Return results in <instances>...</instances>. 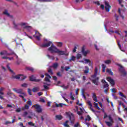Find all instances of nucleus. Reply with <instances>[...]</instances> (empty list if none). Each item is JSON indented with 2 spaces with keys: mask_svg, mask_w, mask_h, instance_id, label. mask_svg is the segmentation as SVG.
<instances>
[{
  "mask_svg": "<svg viewBox=\"0 0 127 127\" xmlns=\"http://www.w3.org/2000/svg\"><path fill=\"white\" fill-rule=\"evenodd\" d=\"M48 51L51 52V53H59V55H65V52L63 51H60L57 47H55L54 45L52 44L51 46L49 48Z\"/></svg>",
  "mask_w": 127,
  "mask_h": 127,
  "instance_id": "1",
  "label": "nucleus"
},
{
  "mask_svg": "<svg viewBox=\"0 0 127 127\" xmlns=\"http://www.w3.org/2000/svg\"><path fill=\"white\" fill-rule=\"evenodd\" d=\"M12 90L13 91H14V92H15L17 94H20L19 95V97H20V98H21L22 100L24 101V102H26V99L24 98V97H26V93L23 92L22 91V89H17L16 88H13Z\"/></svg>",
  "mask_w": 127,
  "mask_h": 127,
  "instance_id": "2",
  "label": "nucleus"
},
{
  "mask_svg": "<svg viewBox=\"0 0 127 127\" xmlns=\"http://www.w3.org/2000/svg\"><path fill=\"white\" fill-rule=\"evenodd\" d=\"M108 117L110 122L105 121V123L106 124L107 126H108V127H112V126H113V124H114V119H113V117H112V116L111 115H109L108 116L107 113H106V112H104V119H107V118Z\"/></svg>",
  "mask_w": 127,
  "mask_h": 127,
  "instance_id": "3",
  "label": "nucleus"
},
{
  "mask_svg": "<svg viewBox=\"0 0 127 127\" xmlns=\"http://www.w3.org/2000/svg\"><path fill=\"white\" fill-rule=\"evenodd\" d=\"M65 114L67 118H69V120L70 121L71 124L72 125L74 124L75 122V116H74V114L71 113V112H65Z\"/></svg>",
  "mask_w": 127,
  "mask_h": 127,
  "instance_id": "4",
  "label": "nucleus"
},
{
  "mask_svg": "<svg viewBox=\"0 0 127 127\" xmlns=\"http://www.w3.org/2000/svg\"><path fill=\"white\" fill-rule=\"evenodd\" d=\"M118 66H119L120 68H119V72L122 74L123 76L125 77V76H127V72H126V70H125V68H124V66L121 64H118Z\"/></svg>",
  "mask_w": 127,
  "mask_h": 127,
  "instance_id": "5",
  "label": "nucleus"
},
{
  "mask_svg": "<svg viewBox=\"0 0 127 127\" xmlns=\"http://www.w3.org/2000/svg\"><path fill=\"white\" fill-rule=\"evenodd\" d=\"M13 79H17L20 80V81H23L25 79H26V76H24L22 74H18V75H15L13 76Z\"/></svg>",
  "mask_w": 127,
  "mask_h": 127,
  "instance_id": "6",
  "label": "nucleus"
},
{
  "mask_svg": "<svg viewBox=\"0 0 127 127\" xmlns=\"http://www.w3.org/2000/svg\"><path fill=\"white\" fill-rule=\"evenodd\" d=\"M36 109V112L37 113H42V109L41 108V106L40 105L36 104L35 105H33V106Z\"/></svg>",
  "mask_w": 127,
  "mask_h": 127,
  "instance_id": "7",
  "label": "nucleus"
},
{
  "mask_svg": "<svg viewBox=\"0 0 127 127\" xmlns=\"http://www.w3.org/2000/svg\"><path fill=\"white\" fill-rule=\"evenodd\" d=\"M29 80L31 82H40V81H41V79H36V77H34V75H33L29 76Z\"/></svg>",
  "mask_w": 127,
  "mask_h": 127,
  "instance_id": "8",
  "label": "nucleus"
},
{
  "mask_svg": "<svg viewBox=\"0 0 127 127\" xmlns=\"http://www.w3.org/2000/svg\"><path fill=\"white\" fill-rule=\"evenodd\" d=\"M105 9L107 12H109L110 11V9H111V5H110V3H109V2L108 1H105Z\"/></svg>",
  "mask_w": 127,
  "mask_h": 127,
  "instance_id": "9",
  "label": "nucleus"
},
{
  "mask_svg": "<svg viewBox=\"0 0 127 127\" xmlns=\"http://www.w3.org/2000/svg\"><path fill=\"white\" fill-rule=\"evenodd\" d=\"M81 52H82L83 55H84L85 57H86V56H87V55L88 54V53H90V51L87 50V51H85V46H83L81 49Z\"/></svg>",
  "mask_w": 127,
  "mask_h": 127,
  "instance_id": "10",
  "label": "nucleus"
},
{
  "mask_svg": "<svg viewBox=\"0 0 127 127\" xmlns=\"http://www.w3.org/2000/svg\"><path fill=\"white\" fill-rule=\"evenodd\" d=\"M107 80L109 82V83H110L111 86H115V80H114L112 77H107Z\"/></svg>",
  "mask_w": 127,
  "mask_h": 127,
  "instance_id": "11",
  "label": "nucleus"
},
{
  "mask_svg": "<svg viewBox=\"0 0 127 127\" xmlns=\"http://www.w3.org/2000/svg\"><path fill=\"white\" fill-rule=\"evenodd\" d=\"M0 55H1V56H2V55H5V56H9V55H11V54L8 53L7 51L4 50L0 52Z\"/></svg>",
  "mask_w": 127,
  "mask_h": 127,
  "instance_id": "12",
  "label": "nucleus"
},
{
  "mask_svg": "<svg viewBox=\"0 0 127 127\" xmlns=\"http://www.w3.org/2000/svg\"><path fill=\"white\" fill-rule=\"evenodd\" d=\"M99 77H96L95 79H91V81H92L94 85L98 86L99 85Z\"/></svg>",
  "mask_w": 127,
  "mask_h": 127,
  "instance_id": "13",
  "label": "nucleus"
},
{
  "mask_svg": "<svg viewBox=\"0 0 127 127\" xmlns=\"http://www.w3.org/2000/svg\"><path fill=\"white\" fill-rule=\"evenodd\" d=\"M52 44V42H49L48 43L43 44L41 45V47L44 48V47H49L50 45Z\"/></svg>",
  "mask_w": 127,
  "mask_h": 127,
  "instance_id": "14",
  "label": "nucleus"
},
{
  "mask_svg": "<svg viewBox=\"0 0 127 127\" xmlns=\"http://www.w3.org/2000/svg\"><path fill=\"white\" fill-rule=\"evenodd\" d=\"M92 98L93 99V101H94V102H98V98L97 97V95H96V93H92Z\"/></svg>",
  "mask_w": 127,
  "mask_h": 127,
  "instance_id": "15",
  "label": "nucleus"
},
{
  "mask_svg": "<svg viewBox=\"0 0 127 127\" xmlns=\"http://www.w3.org/2000/svg\"><path fill=\"white\" fill-rule=\"evenodd\" d=\"M29 109V105L28 104L25 105L24 107H22V111H24L25 110H28Z\"/></svg>",
  "mask_w": 127,
  "mask_h": 127,
  "instance_id": "16",
  "label": "nucleus"
},
{
  "mask_svg": "<svg viewBox=\"0 0 127 127\" xmlns=\"http://www.w3.org/2000/svg\"><path fill=\"white\" fill-rule=\"evenodd\" d=\"M85 68L86 70H84V73L85 74H88V73H89V71H90V68H89V67H88V66H85Z\"/></svg>",
  "mask_w": 127,
  "mask_h": 127,
  "instance_id": "17",
  "label": "nucleus"
},
{
  "mask_svg": "<svg viewBox=\"0 0 127 127\" xmlns=\"http://www.w3.org/2000/svg\"><path fill=\"white\" fill-rule=\"evenodd\" d=\"M32 92H33V93H36V92H38V91H39V87H34L32 89Z\"/></svg>",
  "mask_w": 127,
  "mask_h": 127,
  "instance_id": "18",
  "label": "nucleus"
},
{
  "mask_svg": "<svg viewBox=\"0 0 127 127\" xmlns=\"http://www.w3.org/2000/svg\"><path fill=\"white\" fill-rule=\"evenodd\" d=\"M56 118L57 119V120H58V121H61V120H62L63 117H62V116L60 115H56Z\"/></svg>",
  "mask_w": 127,
  "mask_h": 127,
  "instance_id": "19",
  "label": "nucleus"
},
{
  "mask_svg": "<svg viewBox=\"0 0 127 127\" xmlns=\"http://www.w3.org/2000/svg\"><path fill=\"white\" fill-rule=\"evenodd\" d=\"M66 106V105L63 104V103H60L59 104L56 103V107H57V108H58L59 107H61V108H62V107H63V106Z\"/></svg>",
  "mask_w": 127,
  "mask_h": 127,
  "instance_id": "20",
  "label": "nucleus"
},
{
  "mask_svg": "<svg viewBox=\"0 0 127 127\" xmlns=\"http://www.w3.org/2000/svg\"><path fill=\"white\" fill-rule=\"evenodd\" d=\"M102 72L105 73V72H106V68L107 67V66L104 64H102Z\"/></svg>",
  "mask_w": 127,
  "mask_h": 127,
  "instance_id": "21",
  "label": "nucleus"
},
{
  "mask_svg": "<svg viewBox=\"0 0 127 127\" xmlns=\"http://www.w3.org/2000/svg\"><path fill=\"white\" fill-rule=\"evenodd\" d=\"M27 70L30 71L31 72H34V68L32 67H26Z\"/></svg>",
  "mask_w": 127,
  "mask_h": 127,
  "instance_id": "22",
  "label": "nucleus"
},
{
  "mask_svg": "<svg viewBox=\"0 0 127 127\" xmlns=\"http://www.w3.org/2000/svg\"><path fill=\"white\" fill-rule=\"evenodd\" d=\"M119 95L122 98H124V99H127V96H126V95H124V93H122V92H119Z\"/></svg>",
  "mask_w": 127,
  "mask_h": 127,
  "instance_id": "23",
  "label": "nucleus"
},
{
  "mask_svg": "<svg viewBox=\"0 0 127 127\" xmlns=\"http://www.w3.org/2000/svg\"><path fill=\"white\" fill-rule=\"evenodd\" d=\"M78 110L79 109L77 108V115H78V116H82V115H83V114H84V112H82L81 111H79Z\"/></svg>",
  "mask_w": 127,
  "mask_h": 127,
  "instance_id": "24",
  "label": "nucleus"
},
{
  "mask_svg": "<svg viewBox=\"0 0 127 127\" xmlns=\"http://www.w3.org/2000/svg\"><path fill=\"white\" fill-rule=\"evenodd\" d=\"M106 72L107 73H109V74H111V75H113V73L112 72V70L110 68H107L106 70Z\"/></svg>",
  "mask_w": 127,
  "mask_h": 127,
  "instance_id": "25",
  "label": "nucleus"
},
{
  "mask_svg": "<svg viewBox=\"0 0 127 127\" xmlns=\"http://www.w3.org/2000/svg\"><path fill=\"white\" fill-rule=\"evenodd\" d=\"M48 72L50 73V75H53V70H52V69H51V68H49L48 69Z\"/></svg>",
  "mask_w": 127,
  "mask_h": 127,
  "instance_id": "26",
  "label": "nucleus"
},
{
  "mask_svg": "<svg viewBox=\"0 0 127 127\" xmlns=\"http://www.w3.org/2000/svg\"><path fill=\"white\" fill-rule=\"evenodd\" d=\"M53 67L55 69H56L57 68V67H58V63H55L53 64Z\"/></svg>",
  "mask_w": 127,
  "mask_h": 127,
  "instance_id": "27",
  "label": "nucleus"
},
{
  "mask_svg": "<svg viewBox=\"0 0 127 127\" xmlns=\"http://www.w3.org/2000/svg\"><path fill=\"white\" fill-rule=\"evenodd\" d=\"M3 14L7 15V16H10V15L8 12H7V10H5L4 12H3Z\"/></svg>",
  "mask_w": 127,
  "mask_h": 127,
  "instance_id": "28",
  "label": "nucleus"
},
{
  "mask_svg": "<svg viewBox=\"0 0 127 127\" xmlns=\"http://www.w3.org/2000/svg\"><path fill=\"white\" fill-rule=\"evenodd\" d=\"M69 121L68 120H67L65 123L64 124V127H70V126H69V125H68V122Z\"/></svg>",
  "mask_w": 127,
  "mask_h": 127,
  "instance_id": "29",
  "label": "nucleus"
},
{
  "mask_svg": "<svg viewBox=\"0 0 127 127\" xmlns=\"http://www.w3.org/2000/svg\"><path fill=\"white\" fill-rule=\"evenodd\" d=\"M27 105H29V106H32V102H31L30 99H29V100L27 102Z\"/></svg>",
  "mask_w": 127,
  "mask_h": 127,
  "instance_id": "30",
  "label": "nucleus"
},
{
  "mask_svg": "<svg viewBox=\"0 0 127 127\" xmlns=\"http://www.w3.org/2000/svg\"><path fill=\"white\" fill-rule=\"evenodd\" d=\"M33 37H35V38H36L37 40H38L39 41H40V40H41L40 36H36L35 35H34Z\"/></svg>",
  "mask_w": 127,
  "mask_h": 127,
  "instance_id": "31",
  "label": "nucleus"
},
{
  "mask_svg": "<svg viewBox=\"0 0 127 127\" xmlns=\"http://www.w3.org/2000/svg\"><path fill=\"white\" fill-rule=\"evenodd\" d=\"M28 125L29 126H31V127H35V124L31 122H28Z\"/></svg>",
  "mask_w": 127,
  "mask_h": 127,
  "instance_id": "32",
  "label": "nucleus"
},
{
  "mask_svg": "<svg viewBox=\"0 0 127 127\" xmlns=\"http://www.w3.org/2000/svg\"><path fill=\"white\" fill-rule=\"evenodd\" d=\"M75 60H76V57L72 56L69 60V61H75Z\"/></svg>",
  "mask_w": 127,
  "mask_h": 127,
  "instance_id": "33",
  "label": "nucleus"
},
{
  "mask_svg": "<svg viewBox=\"0 0 127 127\" xmlns=\"http://www.w3.org/2000/svg\"><path fill=\"white\" fill-rule=\"evenodd\" d=\"M109 84L108 82H106L104 85H103V88H108L109 87Z\"/></svg>",
  "mask_w": 127,
  "mask_h": 127,
  "instance_id": "34",
  "label": "nucleus"
},
{
  "mask_svg": "<svg viewBox=\"0 0 127 127\" xmlns=\"http://www.w3.org/2000/svg\"><path fill=\"white\" fill-rule=\"evenodd\" d=\"M63 45V43L62 42L58 43L57 46H58V47H62Z\"/></svg>",
  "mask_w": 127,
  "mask_h": 127,
  "instance_id": "35",
  "label": "nucleus"
},
{
  "mask_svg": "<svg viewBox=\"0 0 127 127\" xmlns=\"http://www.w3.org/2000/svg\"><path fill=\"white\" fill-rule=\"evenodd\" d=\"M87 118H86L85 119V121H88L89 122H90V121H91V120H92V118H91L90 117V116L89 115H87Z\"/></svg>",
  "mask_w": 127,
  "mask_h": 127,
  "instance_id": "36",
  "label": "nucleus"
},
{
  "mask_svg": "<svg viewBox=\"0 0 127 127\" xmlns=\"http://www.w3.org/2000/svg\"><path fill=\"white\" fill-rule=\"evenodd\" d=\"M80 58H82V55L81 54H78L76 56V59H80Z\"/></svg>",
  "mask_w": 127,
  "mask_h": 127,
  "instance_id": "37",
  "label": "nucleus"
},
{
  "mask_svg": "<svg viewBox=\"0 0 127 127\" xmlns=\"http://www.w3.org/2000/svg\"><path fill=\"white\" fill-rule=\"evenodd\" d=\"M95 107L97 109V110H101V108L99 107V104L98 103H95Z\"/></svg>",
  "mask_w": 127,
  "mask_h": 127,
  "instance_id": "38",
  "label": "nucleus"
},
{
  "mask_svg": "<svg viewBox=\"0 0 127 127\" xmlns=\"http://www.w3.org/2000/svg\"><path fill=\"white\" fill-rule=\"evenodd\" d=\"M7 68L8 70H9V71H10V72H11V73H13V71L12 70H11V69L10 68V67H9V65L8 64L7 65Z\"/></svg>",
  "mask_w": 127,
  "mask_h": 127,
  "instance_id": "39",
  "label": "nucleus"
},
{
  "mask_svg": "<svg viewBox=\"0 0 127 127\" xmlns=\"http://www.w3.org/2000/svg\"><path fill=\"white\" fill-rule=\"evenodd\" d=\"M119 105L124 107V108H126V105H125V104L123 103V102L121 101L119 102Z\"/></svg>",
  "mask_w": 127,
  "mask_h": 127,
  "instance_id": "40",
  "label": "nucleus"
},
{
  "mask_svg": "<svg viewBox=\"0 0 127 127\" xmlns=\"http://www.w3.org/2000/svg\"><path fill=\"white\" fill-rule=\"evenodd\" d=\"M11 124V122L10 121H6L4 123V125L5 126H7V125H10Z\"/></svg>",
  "mask_w": 127,
  "mask_h": 127,
  "instance_id": "41",
  "label": "nucleus"
},
{
  "mask_svg": "<svg viewBox=\"0 0 127 127\" xmlns=\"http://www.w3.org/2000/svg\"><path fill=\"white\" fill-rule=\"evenodd\" d=\"M81 127V125H80V124H79V122H77L74 126V127Z\"/></svg>",
  "mask_w": 127,
  "mask_h": 127,
  "instance_id": "42",
  "label": "nucleus"
},
{
  "mask_svg": "<svg viewBox=\"0 0 127 127\" xmlns=\"http://www.w3.org/2000/svg\"><path fill=\"white\" fill-rule=\"evenodd\" d=\"M57 75L58 77H62V74H61V72L59 71L57 73Z\"/></svg>",
  "mask_w": 127,
  "mask_h": 127,
  "instance_id": "43",
  "label": "nucleus"
},
{
  "mask_svg": "<svg viewBox=\"0 0 127 127\" xmlns=\"http://www.w3.org/2000/svg\"><path fill=\"white\" fill-rule=\"evenodd\" d=\"M3 90V88L1 87L0 88V95H4L3 92H2Z\"/></svg>",
  "mask_w": 127,
  "mask_h": 127,
  "instance_id": "44",
  "label": "nucleus"
},
{
  "mask_svg": "<svg viewBox=\"0 0 127 127\" xmlns=\"http://www.w3.org/2000/svg\"><path fill=\"white\" fill-rule=\"evenodd\" d=\"M49 77H46L45 78V81H46V82H49V83H50L51 81H50V79H49Z\"/></svg>",
  "mask_w": 127,
  "mask_h": 127,
  "instance_id": "45",
  "label": "nucleus"
},
{
  "mask_svg": "<svg viewBox=\"0 0 127 127\" xmlns=\"http://www.w3.org/2000/svg\"><path fill=\"white\" fill-rule=\"evenodd\" d=\"M35 34L37 35V36H41V34H40V33H39V32L37 31H35Z\"/></svg>",
  "mask_w": 127,
  "mask_h": 127,
  "instance_id": "46",
  "label": "nucleus"
},
{
  "mask_svg": "<svg viewBox=\"0 0 127 127\" xmlns=\"http://www.w3.org/2000/svg\"><path fill=\"white\" fill-rule=\"evenodd\" d=\"M111 60H107L105 61V64H111Z\"/></svg>",
  "mask_w": 127,
  "mask_h": 127,
  "instance_id": "47",
  "label": "nucleus"
},
{
  "mask_svg": "<svg viewBox=\"0 0 127 127\" xmlns=\"http://www.w3.org/2000/svg\"><path fill=\"white\" fill-rule=\"evenodd\" d=\"M28 93L29 95H30V96H31V95H32L31 94V89H30V88L28 89Z\"/></svg>",
  "mask_w": 127,
  "mask_h": 127,
  "instance_id": "48",
  "label": "nucleus"
},
{
  "mask_svg": "<svg viewBox=\"0 0 127 127\" xmlns=\"http://www.w3.org/2000/svg\"><path fill=\"white\" fill-rule=\"evenodd\" d=\"M27 115H28V113H27V112H24L23 114V117H25Z\"/></svg>",
  "mask_w": 127,
  "mask_h": 127,
  "instance_id": "49",
  "label": "nucleus"
},
{
  "mask_svg": "<svg viewBox=\"0 0 127 127\" xmlns=\"http://www.w3.org/2000/svg\"><path fill=\"white\" fill-rule=\"evenodd\" d=\"M40 102H41V103H45V99H43V98H40Z\"/></svg>",
  "mask_w": 127,
  "mask_h": 127,
  "instance_id": "50",
  "label": "nucleus"
},
{
  "mask_svg": "<svg viewBox=\"0 0 127 127\" xmlns=\"http://www.w3.org/2000/svg\"><path fill=\"white\" fill-rule=\"evenodd\" d=\"M45 75V76H46V77H48V78H49V79H51V76H50V75H49L48 73H46Z\"/></svg>",
  "mask_w": 127,
  "mask_h": 127,
  "instance_id": "51",
  "label": "nucleus"
},
{
  "mask_svg": "<svg viewBox=\"0 0 127 127\" xmlns=\"http://www.w3.org/2000/svg\"><path fill=\"white\" fill-rule=\"evenodd\" d=\"M115 17H116V21H118V20H119V15H118L117 14H115Z\"/></svg>",
  "mask_w": 127,
  "mask_h": 127,
  "instance_id": "52",
  "label": "nucleus"
},
{
  "mask_svg": "<svg viewBox=\"0 0 127 127\" xmlns=\"http://www.w3.org/2000/svg\"><path fill=\"white\" fill-rule=\"evenodd\" d=\"M97 74L96 73H94V74L91 75V78H92L93 79H95V78H96V77H97Z\"/></svg>",
  "mask_w": 127,
  "mask_h": 127,
  "instance_id": "53",
  "label": "nucleus"
},
{
  "mask_svg": "<svg viewBox=\"0 0 127 127\" xmlns=\"http://www.w3.org/2000/svg\"><path fill=\"white\" fill-rule=\"evenodd\" d=\"M109 88L108 87L107 88H106L105 90H104V92L105 93V94H108V92H109Z\"/></svg>",
  "mask_w": 127,
  "mask_h": 127,
  "instance_id": "54",
  "label": "nucleus"
},
{
  "mask_svg": "<svg viewBox=\"0 0 127 127\" xmlns=\"http://www.w3.org/2000/svg\"><path fill=\"white\" fill-rule=\"evenodd\" d=\"M21 87L26 88V87H27V84L26 83H23V84H21Z\"/></svg>",
  "mask_w": 127,
  "mask_h": 127,
  "instance_id": "55",
  "label": "nucleus"
},
{
  "mask_svg": "<svg viewBox=\"0 0 127 127\" xmlns=\"http://www.w3.org/2000/svg\"><path fill=\"white\" fill-rule=\"evenodd\" d=\"M70 99H71V100H72V101H74V100H75L74 96H73V95H72V92L70 93Z\"/></svg>",
  "mask_w": 127,
  "mask_h": 127,
  "instance_id": "56",
  "label": "nucleus"
},
{
  "mask_svg": "<svg viewBox=\"0 0 127 127\" xmlns=\"http://www.w3.org/2000/svg\"><path fill=\"white\" fill-rule=\"evenodd\" d=\"M15 111L16 112V113H20V112L21 111V109L17 108Z\"/></svg>",
  "mask_w": 127,
  "mask_h": 127,
  "instance_id": "57",
  "label": "nucleus"
},
{
  "mask_svg": "<svg viewBox=\"0 0 127 127\" xmlns=\"http://www.w3.org/2000/svg\"><path fill=\"white\" fill-rule=\"evenodd\" d=\"M118 45L119 46V48L121 50L122 49V46L120 44V41H118Z\"/></svg>",
  "mask_w": 127,
  "mask_h": 127,
  "instance_id": "58",
  "label": "nucleus"
},
{
  "mask_svg": "<svg viewBox=\"0 0 127 127\" xmlns=\"http://www.w3.org/2000/svg\"><path fill=\"white\" fill-rule=\"evenodd\" d=\"M87 104L89 105V106H90V107H93V104H92L91 101H88Z\"/></svg>",
  "mask_w": 127,
  "mask_h": 127,
  "instance_id": "59",
  "label": "nucleus"
},
{
  "mask_svg": "<svg viewBox=\"0 0 127 127\" xmlns=\"http://www.w3.org/2000/svg\"><path fill=\"white\" fill-rule=\"evenodd\" d=\"M76 50H77V47L75 46L72 51L73 53H75V52H76V51H77Z\"/></svg>",
  "mask_w": 127,
  "mask_h": 127,
  "instance_id": "60",
  "label": "nucleus"
},
{
  "mask_svg": "<svg viewBox=\"0 0 127 127\" xmlns=\"http://www.w3.org/2000/svg\"><path fill=\"white\" fill-rule=\"evenodd\" d=\"M84 61L85 62V63H89L91 61L89 59H84Z\"/></svg>",
  "mask_w": 127,
  "mask_h": 127,
  "instance_id": "61",
  "label": "nucleus"
},
{
  "mask_svg": "<svg viewBox=\"0 0 127 127\" xmlns=\"http://www.w3.org/2000/svg\"><path fill=\"white\" fill-rule=\"evenodd\" d=\"M111 91L112 92V93H116V89L115 88L111 89Z\"/></svg>",
  "mask_w": 127,
  "mask_h": 127,
  "instance_id": "62",
  "label": "nucleus"
},
{
  "mask_svg": "<svg viewBox=\"0 0 127 127\" xmlns=\"http://www.w3.org/2000/svg\"><path fill=\"white\" fill-rule=\"evenodd\" d=\"M101 8H102V9L104 10L105 9V5L104 4H101L100 6Z\"/></svg>",
  "mask_w": 127,
  "mask_h": 127,
  "instance_id": "63",
  "label": "nucleus"
},
{
  "mask_svg": "<svg viewBox=\"0 0 127 127\" xmlns=\"http://www.w3.org/2000/svg\"><path fill=\"white\" fill-rule=\"evenodd\" d=\"M98 68L96 67L95 70V74H98Z\"/></svg>",
  "mask_w": 127,
  "mask_h": 127,
  "instance_id": "64",
  "label": "nucleus"
}]
</instances>
